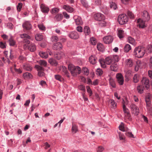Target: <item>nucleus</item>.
Masks as SVG:
<instances>
[{
  "instance_id": "nucleus-24",
  "label": "nucleus",
  "mask_w": 152,
  "mask_h": 152,
  "mask_svg": "<svg viewBox=\"0 0 152 152\" xmlns=\"http://www.w3.org/2000/svg\"><path fill=\"white\" fill-rule=\"evenodd\" d=\"M110 68L111 70L116 71L118 69V66L116 63H113L110 66Z\"/></svg>"
},
{
  "instance_id": "nucleus-50",
  "label": "nucleus",
  "mask_w": 152,
  "mask_h": 152,
  "mask_svg": "<svg viewBox=\"0 0 152 152\" xmlns=\"http://www.w3.org/2000/svg\"><path fill=\"white\" fill-rule=\"evenodd\" d=\"M39 64L41 66H45L47 65V63L45 61L41 60L39 61Z\"/></svg>"
},
{
  "instance_id": "nucleus-60",
  "label": "nucleus",
  "mask_w": 152,
  "mask_h": 152,
  "mask_svg": "<svg viewBox=\"0 0 152 152\" xmlns=\"http://www.w3.org/2000/svg\"><path fill=\"white\" fill-rule=\"evenodd\" d=\"M127 14L129 17L130 18H134V15L131 12L128 11L127 12Z\"/></svg>"
},
{
  "instance_id": "nucleus-19",
  "label": "nucleus",
  "mask_w": 152,
  "mask_h": 152,
  "mask_svg": "<svg viewBox=\"0 0 152 152\" xmlns=\"http://www.w3.org/2000/svg\"><path fill=\"white\" fill-rule=\"evenodd\" d=\"M62 45L61 43L59 42H57L54 44L53 46V48L54 49L59 50L61 49Z\"/></svg>"
},
{
  "instance_id": "nucleus-4",
  "label": "nucleus",
  "mask_w": 152,
  "mask_h": 152,
  "mask_svg": "<svg viewBox=\"0 0 152 152\" xmlns=\"http://www.w3.org/2000/svg\"><path fill=\"white\" fill-rule=\"evenodd\" d=\"M68 69L70 71L71 75L73 76H76L80 74L81 72V68L78 66H75L72 64L68 66Z\"/></svg>"
},
{
  "instance_id": "nucleus-29",
  "label": "nucleus",
  "mask_w": 152,
  "mask_h": 152,
  "mask_svg": "<svg viewBox=\"0 0 152 152\" xmlns=\"http://www.w3.org/2000/svg\"><path fill=\"white\" fill-rule=\"evenodd\" d=\"M23 69L26 71H30L32 69V67L29 64H26L23 66Z\"/></svg>"
},
{
  "instance_id": "nucleus-42",
  "label": "nucleus",
  "mask_w": 152,
  "mask_h": 152,
  "mask_svg": "<svg viewBox=\"0 0 152 152\" xmlns=\"http://www.w3.org/2000/svg\"><path fill=\"white\" fill-rule=\"evenodd\" d=\"M110 7L111 8H113L114 10L116 9L117 7L115 3L113 2L110 3Z\"/></svg>"
},
{
  "instance_id": "nucleus-15",
  "label": "nucleus",
  "mask_w": 152,
  "mask_h": 152,
  "mask_svg": "<svg viewBox=\"0 0 152 152\" xmlns=\"http://www.w3.org/2000/svg\"><path fill=\"white\" fill-rule=\"evenodd\" d=\"M69 37L71 39H77L78 38L79 36L77 32L73 31L69 34Z\"/></svg>"
},
{
  "instance_id": "nucleus-58",
  "label": "nucleus",
  "mask_w": 152,
  "mask_h": 152,
  "mask_svg": "<svg viewBox=\"0 0 152 152\" xmlns=\"http://www.w3.org/2000/svg\"><path fill=\"white\" fill-rule=\"evenodd\" d=\"M103 73L102 70L99 68L97 69L96 70V74L99 75H101Z\"/></svg>"
},
{
  "instance_id": "nucleus-44",
  "label": "nucleus",
  "mask_w": 152,
  "mask_h": 152,
  "mask_svg": "<svg viewBox=\"0 0 152 152\" xmlns=\"http://www.w3.org/2000/svg\"><path fill=\"white\" fill-rule=\"evenodd\" d=\"M128 40L130 43L132 44H133L134 42V38L130 37H128Z\"/></svg>"
},
{
  "instance_id": "nucleus-56",
  "label": "nucleus",
  "mask_w": 152,
  "mask_h": 152,
  "mask_svg": "<svg viewBox=\"0 0 152 152\" xmlns=\"http://www.w3.org/2000/svg\"><path fill=\"white\" fill-rule=\"evenodd\" d=\"M58 37L56 36H53L51 37L52 41L53 42H56L58 40Z\"/></svg>"
},
{
  "instance_id": "nucleus-37",
  "label": "nucleus",
  "mask_w": 152,
  "mask_h": 152,
  "mask_svg": "<svg viewBox=\"0 0 152 152\" xmlns=\"http://www.w3.org/2000/svg\"><path fill=\"white\" fill-rule=\"evenodd\" d=\"M139 75L136 74L134 75L133 78V81L135 83H137L139 81Z\"/></svg>"
},
{
  "instance_id": "nucleus-2",
  "label": "nucleus",
  "mask_w": 152,
  "mask_h": 152,
  "mask_svg": "<svg viewBox=\"0 0 152 152\" xmlns=\"http://www.w3.org/2000/svg\"><path fill=\"white\" fill-rule=\"evenodd\" d=\"M142 17L143 20L141 18L137 20V25L140 27L144 28L146 26L145 24V22L148 21L149 20L150 18L148 12L145 10L143 11Z\"/></svg>"
},
{
  "instance_id": "nucleus-52",
  "label": "nucleus",
  "mask_w": 152,
  "mask_h": 152,
  "mask_svg": "<svg viewBox=\"0 0 152 152\" xmlns=\"http://www.w3.org/2000/svg\"><path fill=\"white\" fill-rule=\"evenodd\" d=\"M59 11V9L56 8H55L51 10V12L53 14L56 13H57Z\"/></svg>"
},
{
  "instance_id": "nucleus-26",
  "label": "nucleus",
  "mask_w": 152,
  "mask_h": 152,
  "mask_svg": "<svg viewBox=\"0 0 152 152\" xmlns=\"http://www.w3.org/2000/svg\"><path fill=\"white\" fill-rule=\"evenodd\" d=\"M23 77L24 79H29L32 77L31 74L29 72H26L23 74Z\"/></svg>"
},
{
  "instance_id": "nucleus-9",
  "label": "nucleus",
  "mask_w": 152,
  "mask_h": 152,
  "mask_svg": "<svg viewBox=\"0 0 152 152\" xmlns=\"http://www.w3.org/2000/svg\"><path fill=\"white\" fill-rule=\"evenodd\" d=\"M35 67L38 71V75L39 76L42 77L44 76V73L43 72L44 68L43 67L38 65H35Z\"/></svg>"
},
{
  "instance_id": "nucleus-30",
  "label": "nucleus",
  "mask_w": 152,
  "mask_h": 152,
  "mask_svg": "<svg viewBox=\"0 0 152 152\" xmlns=\"http://www.w3.org/2000/svg\"><path fill=\"white\" fill-rule=\"evenodd\" d=\"M72 131L74 133H75L78 131L77 126L75 124H72Z\"/></svg>"
},
{
  "instance_id": "nucleus-5",
  "label": "nucleus",
  "mask_w": 152,
  "mask_h": 152,
  "mask_svg": "<svg viewBox=\"0 0 152 152\" xmlns=\"http://www.w3.org/2000/svg\"><path fill=\"white\" fill-rule=\"evenodd\" d=\"M99 62L101 66L103 68L106 67V64L110 65L113 63L111 57L106 58L105 60L103 59H99Z\"/></svg>"
},
{
  "instance_id": "nucleus-48",
  "label": "nucleus",
  "mask_w": 152,
  "mask_h": 152,
  "mask_svg": "<svg viewBox=\"0 0 152 152\" xmlns=\"http://www.w3.org/2000/svg\"><path fill=\"white\" fill-rule=\"evenodd\" d=\"M119 134V138L120 140H124L125 139V137L124 135L121 134L120 132H118Z\"/></svg>"
},
{
  "instance_id": "nucleus-6",
  "label": "nucleus",
  "mask_w": 152,
  "mask_h": 152,
  "mask_svg": "<svg viewBox=\"0 0 152 152\" xmlns=\"http://www.w3.org/2000/svg\"><path fill=\"white\" fill-rule=\"evenodd\" d=\"M128 18L126 15L124 14H121L119 15L118 20L119 23L123 25L126 23L128 21Z\"/></svg>"
},
{
  "instance_id": "nucleus-21",
  "label": "nucleus",
  "mask_w": 152,
  "mask_h": 152,
  "mask_svg": "<svg viewBox=\"0 0 152 152\" xmlns=\"http://www.w3.org/2000/svg\"><path fill=\"white\" fill-rule=\"evenodd\" d=\"M150 96L149 95L146 96L145 98V102L146 103V106L147 110L148 107H150L151 104Z\"/></svg>"
},
{
  "instance_id": "nucleus-3",
  "label": "nucleus",
  "mask_w": 152,
  "mask_h": 152,
  "mask_svg": "<svg viewBox=\"0 0 152 152\" xmlns=\"http://www.w3.org/2000/svg\"><path fill=\"white\" fill-rule=\"evenodd\" d=\"M146 48L143 46H139L136 48L134 51L133 54L138 58L142 57L145 53Z\"/></svg>"
},
{
  "instance_id": "nucleus-46",
  "label": "nucleus",
  "mask_w": 152,
  "mask_h": 152,
  "mask_svg": "<svg viewBox=\"0 0 152 152\" xmlns=\"http://www.w3.org/2000/svg\"><path fill=\"white\" fill-rule=\"evenodd\" d=\"M125 120L127 119L129 121H131L132 120V118L131 117V115L129 113L125 114Z\"/></svg>"
},
{
  "instance_id": "nucleus-22",
  "label": "nucleus",
  "mask_w": 152,
  "mask_h": 152,
  "mask_svg": "<svg viewBox=\"0 0 152 152\" xmlns=\"http://www.w3.org/2000/svg\"><path fill=\"white\" fill-rule=\"evenodd\" d=\"M138 92L140 94H142L143 92L144 86L142 85H139L137 88Z\"/></svg>"
},
{
  "instance_id": "nucleus-8",
  "label": "nucleus",
  "mask_w": 152,
  "mask_h": 152,
  "mask_svg": "<svg viewBox=\"0 0 152 152\" xmlns=\"http://www.w3.org/2000/svg\"><path fill=\"white\" fill-rule=\"evenodd\" d=\"M117 81L118 83L121 85H123L124 82L123 77L121 73H118L116 75Z\"/></svg>"
},
{
  "instance_id": "nucleus-11",
  "label": "nucleus",
  "mask_w": 152,
  "mask_h": 152,
  "mask_svg": "<svg viewBox=\"0 0 152 152\" xmlns=\"http://www.w3.org/2000/svg\"><path fill=\"white\" fill-rule=\"evenodd\" d=\"M113 38L111 36H106L104 37L103 39V41L104 42L107 44H110L112 42Z\"/></svg>"
},
{
  "instance_id": "nucleus-49",
  "label": "nucleus",
  "mask_w": 152,
  "mask_h": 152,
  "mask_svg": "<svg viewBox=\"0 0 152 152\" xmlns=\"http://www.w3.org/2000/svg\"><path fill=\"white\" fill-rule=\"evenodd\" d=\"M90 42L93 45H96V41L94 37H92L90 39Z\"/></svg>"
},
{
  "instance_id": "nucleus-38",
  "label": "nucleus",
  "mask_w": 152,
  "mask_h": 152,
  "mask_svg": "<svg viewBox=\"0 0 152 152\" xmlns=\"http://www.w3.org/2000/svg\"><path fill=\"white\" fill-rule=\"evenodd\" d=\"M54 77L56 80L60 82H62L64 80V79L59 75H55Z\"/></svg>"
},
{
  "instance_id": "nucleus-45",
  "label": "nucleus",
  "mask_w": 152,
  "mask_h": 152,
  "mask_svg": "<svg viewBox=\"0 0 152 152\" xmlns=\"http://www.w3.org/2000/svg\"><path fill=\"white\" fill-rule=\"evenodd\" d=\"M136 64L137 65L135 66L134 69L135 71H137L139 69V68L140 67V64H141V62L140 61H137Z\"/></svg>"
},
{
  "instance_id": "nucleus-55",
  "label": "nucleus",
  "mask_w": 152,
  "mask_h": 152,
  "mask_svg": "<svg viewBox=\"0 0 152 152\" xmlns=\"http://www.w3.org/2000/svg\"><path fill=\"white\" fill-rule=\"evenodd\" d=\"M104 148L102 146H99L97 149V152H102L104 150Z\"/></svg>"
},
{
  "instance_id": "nucleus-61",
  "label": "nucleus",
  "mask_w": 152,
  "mask_h": 152,
  "mask_svg": "<svg viewBox=\"0 0 152 152\" xmlns=\"http://www.w3.org/2000/svg\"><path fill=\"white\" fill-rule=\"evenodd\" d=\"M22 4L21 3H19L17 6V9L18 11H20L22 7Z\"/></svg>"
},
{
  "instance_id": "nucleus-20",
  "label": "nucleus",
  "mask_w": 152,
  "mask_h": 152,
  "mask_svg": "<svg viewBox=\"0 0 152 152\" xmlns=\"http://www.w3.org/2000/svg\"><path fill=\"white\" fill-rule=\"evenodd\" d=\"M117 34L118 36L120 39L123 38L124 36V31L121 29L117 30Z\"/></svg>"
},
{
  "instance_id": "nucleus-28",
  "label": "nucleus",
  "mask_w": 152,
  "mask_h": 152,
  "mask_svg": "<svg viewBox=\"0 0 152 152\" xmlns=\"http://www.w3.org/2000/svg\"><path fill=\"white\" fill-rule=\"evenodd\" d=\"M96 58L93 56H91L89 58V61L92 64H95L96 62Z\"/></svg>"
},
{
  "instance_id": "nucleus-16",
  "label": "nucleus",
  "mask_w": 152,
  "mask_h": 152,
  "mask_svg": "<svg viewBox=\"0 0 152 152\" xmlns=\"http://www.w3.org/2000/svg\"><path fill=\"white\" fill-rule=\"evenodd\" d=\"M23 27L24 29L26 30H29L31 28V25L28 21L25 22L23 24Z\"/></svg>"
},
{
  "instance_id": "nucleus-34",
  "label": "nucleus",
  "mask_w": 152,
  "mask_h": 152,
  "mask_svg": "<svg viewBox=\"0 0 152 152\" xmlns=\"http://www.w3.org/2000/svg\"><path fill=\"white\" fill-rule=\"evenodd\" d=\"M145 52L146 53H150L152 52V45H148L146 48Z\"/></svg>"
},
{
  "instance_id": "nucleus-35",
  "label": "nucleus",
  "mask_w": 152,
  "mask_h": 152,
  "mask_svg": "<svg viewBox=\"0 0 152 152\" xmlns=\"http://www.w3.org/2000/svg\"><path fill=\"white\" fill-rule=\"evenodd\" d=\"M97 48L99 50L101 51H103L104 49L103 46L101 43L97 44Z\"/></svg>"
},
{
  "instance_id": "nucleus-27",
  "label": "nucleus",
  "mask_w": 152,
  "mask_h": 152,
  "mask_svg": "<svg viewBox=\"0 0 152 152\" xmlns=\"http://www.w3.org/2000/svg\"><path fill=\"white\" fill-rule=\"evenodd\" d=\"M35 38L37 41H40L43 39L44 36L42 34H37L35 36Z\"/></svg>"
},
{
  "instance_id": "nucleus-54",
  "label": "nucleus",
  "mask_w": 152,
  "mask_h": 152,
  "mask_svg": "<svg viewBox=\"0 0 152 152\" xmlns=\"http://www.w3.org/2000/svg\"><path fill=\"white\" fill-rule=\"evenodd\" d=\"M125 134L126 136H127L129 137L134 138L133 135L132 134L131 132H126L125 133Z\"/></svg>"
},
{
  "instance_id": "nucleus-59",
  "label": "nucleus",
  "mask_w": 152,
  "mask_h": 152,
  "mask_svg": "<svg viewBox=\"0 0 152 152\" xmlns=\"http://www.w3.org/2000/svg\"><path fill=\"white\" fill-rule=\"evenodd\" d=\"M100 21V22L99 23V24L101 26H104L106 25V22L104 20H102Z\"/></svg>"
},
{
  "instance_id": "nucleus-17",
  "label": "nucleus",
  "mask_w": 152,
  "mask_h": 152,
  "mask_svg": "<svg viewBox=\"0 0 152 152\" xmlns=\"http://www.w3.org/2000/svg\"><path fill=\"white\" fill-rule=\"evenodd\" d=\"M63 8L69 12L72 13L74 11V9L68 5H64Z\"/></svg>"
},
{
  "instance_id": "nucleus-31",
  "label": "nucleus",
  "mask_w": 152,
  "mask_h": 152,
  "mask_svg": "<svg viewBox=\"0 0 152 152\" xmlns=\"http://www.w3.org/2000/svg\"><path fill=\"white\" fill-rule=\"evenodd\" d=\"M39 54L40 56L43 58H46L48 57V53L45 52H40L39 53Z\"/></svg>"
},
{
  "instance_id": "nucleus-51",
  "label": "nucleus",
  "mask_w": 152,
  "mask_h": 152,
  "mask_svg": "<svg viewBox=\"0 0 152 152\" xmlns=\"http://www.w3.org/2000/svg\"><path fill=\"white\" fill-rule=\"evenodd\" d=\"M78 88L80 90L83 91H86L85 86L83 85H81L78 86Z\"/></svg>"
},
{
  "instance_id": "nucleus-32",
  "label": "nucleus",
  "mask_w": 152,
  "mask_h": 152,
  "mask_svg": "<svg viewBox=\"0 0 152 152\" xmlns=\"http://www.w3.org/2000/svg\"><path fill=\"white\" fill-rule=\"evenodd\" d=\"M80 2L82 6L86 8L88 7V5L87 1L85 0H80Z\"/></svg>"
},
{
  "instance_id": "nucleus-36",
  "label": "nucleus",
  "mask_w": 152,
  "mask_h": 152,
  "mask_svg": "<svg viewBox=\"0 0 152 152\" xmlns=\"http://www.w3.org/2000/svg\"><path fill=\"white\" fill-rule=\"evenodd\" d=\"M126 64L128 66L130 67L132 66L133 64L132 61L130 59H127L126 61Z\"/></svg>"
},
{
  "instance_id": "nucleus-43",
  "label": "nucleus",
  "mask_w": 152,
  "mask_h": 152,
  "mask_svg": "<svg viewBox=\"0 0 152 152\" xmlns=\"http://www.w3.org/2000/svg\"><path fill=\"white\" fill-rule=\"evenodd\" d=\"M109 82L110 85L113 88L115 87V81L112 79H110Z\"/></svg>"
},
{
  "instance_id": "nucleus-18",
  "label": "nucleus",
  "mask_w": 152,
  "mask_h": 152,
  "mask_svg": "<svg viewBox=\"0 0 152 152\" xmlns=\"http://www.w3.org/2000/svg\"><path fill=\"white\" fill-rule=\"evenodd\" d=\"M40 8L41 11L43 13H48L49 11V8L43 4H42L41 5Z\"/></svg>"
},
{
  "instance_id": "nucleus-63",
  "label": "nucleus",
  "mask_w": 152,
  "mask_h": 152,
  "mask_svg": "<svg viewBox=\"0 0 152 152\" xmlns=\"http://www.w3.org/2000/svg\"><path fill=\"white\" fill-rule=\"evenodd\" d=\"M76 29L77 31L79 32H81L83 31V28L80 26H78L77 27Z\"/></svg>"
},
{
  "instance_id": "nucleus-62",
  "label": "nucleus",
  "mask_w": 152,
  "mask_h": 152,
  "mask_svg": "<svg viewBox=\"0 0 152 152\" xmlns=\"http://www.w3.org/2000/svg\"><path fill=\"white\" fill-rule=\"evenodd\" d=\"M119 126V129L123 132L125 131V128L123 126L124 125L122 123Z\"/></svg>"
},
{
  "instance_id": "nucleus-14",
  "label": "nucleus",
  "mask_w": 152,
  "mask_h": 152,
  "mask_svg": "<svg viewBox=\"0 0 152 152\" xmlns=\"http://www.w3.org/2000/svg\"><path fill=\"white\" fill-rule=\"evenodd\" d=\"M62 71L61 73L66 75L68 78L70 77L69 74L68 72L67 68L64 66L61 67L60 69Z\"/></svg>"
},
{
  "instance_id": "nucleus-39",
  "label": "nucleus",
  "mask_w": 152,
  "mask_h": 152,
  "mask_svg": "<svg viewBox=\"0 0 152 152\" xmlns=\"http://www.w3.org/2000/svg\"><path fill=\"white\" fill-rule=\"evenodd\" d=\"M113 62L114 63H116V62H117L119 61V58L118 56L117 55H115L111 57Z\"/></svg>"
},
{
  "instance_id": "nucleus-13",
  "label": "nucleus",
  "mask_w": 152,
  "mask_h": 152,
  "mask_svg": "<svg viewBox=\"0 0 152 152\" xmlns=\"http://www.w3.org/2000/svg\"><path fill=\"white\" fill-rule=\"evenodd\" d=\"M76 24L77 25H82L83 24V21L81 18L78 16H75L74 17Z\"/></svg>"
},
{
  "instance_id": "nucleus-53",
  "label": "nucleus",
  "mask_w": 152,
  "mask_h": 152,
  "mask_svg": "<svg viewBox=\"0 0 152 152\" xmlns=\"http://www.w3.org/2000/svg\"><path fill=\"white\" fill-rule=\"evenodd\" d=\"M38 27L39 29L42 31L45 30V27L42 24H40L38 25Z\"/></svg>"
},
{
  "instance_id": "nucleus-23",
  "label": "nucleus",
  "mask_w": 152,
  "mask_h": 152,
  "mask_svg": "<svg viewBox=\"0 0 152 152\" xmlns=\"http://www.w3.org/2000/svg\"><path fill=\"white\" fill-rule=\"evenodd\" d=\"M108 102L110 104V107L114 109L116 107L117 103L113 99H110L108 101Z\"/></svg>"
},
{
  "instance_id": "nucleus-25",
  "label": "nucleus",
  "mask_w": 152,
  "mask_h": 152,
  "mask_svg": "<svg viewBox=\"0 0 152 152\" xmlns=\"http://www.w3.org/2000/svg\"><path fill=\"white\" fill-rule=\"evenodd\" d=\"M83 31L86 35H89L91 33L89 28V27L87 26H85L84 27Z\"/></svg>"
},
{
  "instance_id": "nucleus-33",
  "label": "nucleus",
  "mask_w": 152,
  "mask_h": 152,
  "mask_svg": "<svg viewBox=\"0 0 152 152\" xmlns=\"http://www.w3.org/2000/svg\"><path fill=\"white\" fill-rule=\"evenodd\" d=\"M63 18V15L62 14H58L56 15L55 17V19L57 21L61 20Z\"/></svg>"
},
{
  "instance_id": "nucleus-47",
  "label": "nucleus",
  "mask_w": 152,
  "mask_h": 152,
  "mask_svg": "<svg viewBox=\"0 0 152 152\" xmlns=\"http://www.w3.org/2000/svg\"><path fill=\"white\" fill-rule=\"evenodd\" d=\"M87 91L89 94V96L91 97L92 94V92L89 86H86Z\"/></svg>"
},
{
  "instance_id": "nucleus-40",
  "label": "nucleus",
  "mask_w": 152,
  "mask_h": 152,
  "mask_svg": "<svg viewBox=\"0 0 152 152\" xmlns=\"http://www.w3.org/2000/svg\"><path fill=\"white\" fill-rule=\"evenodd\" d=\"M9 42L10 45V46H13L16 44L15 42L12 37H11L10 39H9Z\"/></svg>"
},
{
  "instance_id": "nucleus-10",
  "label": "nucleus",
  "mask_w": 152,
  "mask_h": 152,
  "mask_svg": "<svg viewBox=\"0 0 152 152\" xmlns=\"http://www.w3.org/2000/svg\"><path fill=\"white\" fill-rule=\"evenodd\" d=\"M142 85L145 86L146 88L148 89L149 88V80L146 77H143L141 80Z\"/></svg>"
},
{
  "instance_id": "nucleus-12",
  "label": "nucleus",
  "mask_w": 152,
  "mask_h": 152,
  "mask_svg": "<svg viewBox=\"0 0 152 152\" xmlns=\"http://www.w3.org/2000/svg\"><path fill=\"white\" fill-rule=\"evenodd\" d=\"M94 19L97 21H101L102 20H104V15L100 13H97L95 14L94 15Z\"/></svg>"
},
{
  "instance_id": "nucleus-41",
  "label": "nucleus",
  "mask_w": 152,
  "mask_h": 152,
  "mask_svg": "<svg viewBox=\"0 0 152 152\" xmlns=\"http://www.w3.org/2000/svg\"><path fill=\"white\" fill-rule=\"evenodd\" d=\"M131 49V47L129 44L126 45L124 48V51L126 52H128Z\"/></svg>"
},
{
  "instance_id": "nucleus-1",
  "label": "nucleus",
  "mask_w": 152,
  "mask_h": 152,
  "mask_svg": "<svg viewBox=\"0 0 152 152\" xmlns=\"http://www.w3.org/2000/svg\"><path fill=\"white\" fill-rule=\"evenodd\" d=\"M20 37L22 39H24L23 41L24 43L29 44L27 45V47L30 51L34 52L35 50V45L33 43H30L29 41L28 40L31 38L30 36L26 34H23L20 35Z\"/></svg>"
},
{
  "instance_id": "nucleus-64",
  "label": "nucleus",
  "mask_w": 152,
  "mask_h": 152,
  "mask_svg": "<svg viewBox=\"0 0 152 152\" xmlns=\"http://www.w3.org/2000/svg\"><path fill=\"white\" fill-rule=\"evenodd\" d=\"M148 113L151 115L152 116V107H148Z\"/></svg>"
},
{
  "instance_id": "nucleus-7",
  "label": "nucleus",
  "mask_w": 152,
  "mask_h": 152,
  "mask_svg": "<svg viewBox=\"0 0 152 152\" xmlns=\"http://www.w3.org/2000/svg\"><path fill=\"white\" fill-rule=\"evenodd\" d=\"M132 113L135 115H137L139 113V109L135 104H132L130 106Z\"/></svg>"
},
{
  "instance_id": "nucleus-57",
  "label": "nucleus",
  "mask_w": 152,
  "mask_h": 152,
  "mask_svg": "<svg viewBox=\"0 0 152 152\" xmlns=\"http://www.w3.org/2000/svg\"><path fill=\"white\" fill-rule=\"evenodd\" d=\"M123 111L125 113V114L129 113L128 109L126 108L125 106L124 105V107H123Z\"/></svg>"
}]
</instances>
